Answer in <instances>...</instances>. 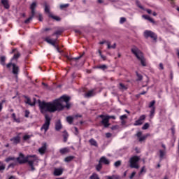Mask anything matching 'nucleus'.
<instances>
[{
	"instance_id": "obj_1",
	"label": "nucleus",
	"mask_w": 179,
	"mask_h": 179,
	"mask_svg": "<svg viewBox=\"0 0 179 179\" xmlns=\"http://www.w3.org/2000/svg\"><path fill=\"white\" fill-rule=\"evenodd\" d=\"M71 97L63 95L60 98L54 100L52 102L42 101L39 103L41 113H55V111H62L64 108H71L69 103Z\"/></svg>"
},
{
	"instance_id": "obj_2",
	"label": "nucleus",
	"mask_w": 179,
	"mask_h": 179,
	"mask_svg": "<svg viewBox=\"0 0 179 179\" xmlns=\"http://www.w3.org/2000/svg\"><path fill=\"white\" fill-rule=\"evenodd\" d=\"M16 160L20 164H26V163H28V165L31 167V171L36 170L34 167V162L37 161V157L36 155H27L24 157V155L20 152Z\"/></svg>"
},
{
	"instance_id": "obj_3",
	"label": "nucleus",
	"mask_w": 179,
	"mask_h": 179,
	"mask_svg": "<svg viewBox=\"0 0 179 179\" xmlns=\"http://www.w3.org/2000/svg\"><path fill=\"white\" fill-rule=\"evenodd\" d=\"M131 51L137 59L140 61L142 66H146V59L145 58V56H143V52H142V51H141L136 46L133 47L131 49Z\"/></svg>"
},
{
	"instance_id": "obj_4",
	"label": "nucleus",
	"mask_w": 179,
	"mask_h": 179,
	"mask_svg": "<svg viewBox=\"0 0 179 179\" xmlns=\"http://www.w3.org/2000/svg\"><path fill=\"white\" fill-rule=\"evenodd\" d=\"M50 125H51V117L48 115H45V122L41 127V131H44V133L46 134L47 131L50 129Z\"/></svg>"
},
{
	"instance_id": "obj_5",
	"label": "nucleus",
	"mask_w": 179,
	"mask_h": 179,
	"mask_svg": "<svg viewBox=\"0 0 179 179\" xmlns=\"http://www.w3.org/2000/svg\"><path fill=\"white\" fill-rule=\"evenodd\" d=\"M44 41L48 43V44H50L56 48L57 51L59 52H61V50H59V45H57V41H58V36H57L56 39L52 40L50 36H47L44 38Z\"/></svg>"
},
{
	"instance_id": "obj_6",
	"label": "nucleus",
	"mask_w": 179,
	"mask_h": 179,
	"mask_svg": "<svg viewBox=\"0 0 179 179\" xmlns=\"http://www.w3.org/2000/svg\"><path fill=\"white\" fill-rule=\"evenodd\" d=\"M140 160L141 158L138 156L134 155L131 157L129 161L131 169H139V164L138 163Z\"/></svg>"
},
{
	"instance_id": "obj_7",
	"label": "nucleus",
	"mask_w": 179,
	"mask_h": 179,
	"mask_svg": "<svg viewBox=\"0 0 179 179\" xmlns=\"http://www.w3.org/2000/svg\"><path fill=\"white\" fill-rule=\"evenodd\" d=\"M143 36L145 38H152L154 41H157V35L155 34V32L150 30H145L143 33Z\"/></svg>"
},
{
	"instance_id": "obj_8",
	"label": "nucleus",
	"mask_w": 179,
	"mask_h": 179,
	"mask_svg": "<svg viewBox=\"0 0 179 179\" xmlns=\"http://www.w3.org/2000/svg\"><path fill=\"white\" fill-rule=\"evenodd\" d=\"M64 173V169L62 168H55L53 175L55 177H59V176H62Z\"/></svg>"
},
{
	"instance_id": "obj_9",
	"label": "nucleus",
	"mask_w": 179,
	"mask_h": 179,
	"mask_svg": "<svg viewBox=\"0 0 179 179\" xmlns=\"http://www.w3.org/2000/svg\"><path fill=\"white\" fill-rule=\"evenodd\" d=\"M110 120L108 116H106L103 119H102L101 123L104 126L105 128H108L110 127Z\"/></svg>"
},
{
	"instance_id": "obj_10",
	"label": "nucleus",
	"mask_w": 179,
	"mask_h": 179,
	"mask_svg": "<svg viewBox=\"0 0 179 179\" xmlns=\"http://www.w3.org/2000/svg\"><path fill=\"white\" fill-rule=\"evenodd\" d=\"M10 142H13V145H18L20 143V136H17L10 139Z\"/></svg>"
},
{
	"instance_id": "obj_11",
	"label": "nucleus",
	"mask_w": 179,
	"mask_h": 179,
	"mask_svg": "<svg viewBox=\"0 0 179 179\" xmlns=\"http://www.w3.org/2000/svg\"><path fill=\"white\" fill-rule=\"evenodd\" d=\"M36 8H37V3L33 2L30 6L31 15H36Z\"/></svg>"
},
{
	"instance_id": "obj_12",
	"label": "nucleus",
	"mask_w": 179,
	"mask_h": 179,
	"mask_svg": "<svg viewBox=\"0 0 179 179\" xmlns=\"http://www.w3.org/2000/svg\"><path fill=\"white\" fill-rule=\"evenodd\" d=\"M62 129V124L61 123V120H58L55 122V131H59Z\"/></svg>"
},
{
	"instance_id": "obj_13",
	"label": "nucleus",
	"mask_w": 179,
	"mask_h": 179,
	"mask_svg": "<svg viewBox=\"0 0 179 179\" xmlns=\"http://www.w3.org/2000/svg\"><path fill=\"white\" fill-rule=\"evenodd\" d=\"M24 99H26L25 103L26 104H29V106H31V107L36 106V102L31 103V99L29 98L28 96H24Z\"/></svg>"
},
{
	"instance_id": "obj_14",
	"label": "nucleus",
	"mask_w": 179,
	"mask_h": 179,
	"mask_svg": "<svg viewBox=\"0 0 179 179\" xmlns=\"http://www.w3.org/2000/svg\"><path fill=\"white\" fill-rule=\"evenodd\" d=\"M83 55H85V52H83L82 55L76 57L71 58L69 57V56H66V58L69 61H78V59H80V58H82Z\"/></svg>"
},
{
	"instance_id": "obj_15",
	"label": "nucleus",
	"mask_w": 179,
	"mask_h": 179,
	"mask_svg": "<svg viewBox=\"0 0 179 179\" xmlns=\"http://www.w3.org/2000/svg\"><path fill=\"white\" fill-rule=\"evenodd\" d=\"M13 75H19V67L15 64H13Z\"/></svg>"
},
{
	"instance_id": "obj_16",
	"label": "nucleus",
	"mask_w": 179,
	"mask_h": 179,
	"mask_svg": "<svg viewBox=\"0 0 179 179\" xmlns=\"http://www.w3.org/2000/svg\"><path fill=\"white\" fill-rule=\"evenodd\" d=\"M99 163H103V164H110V160L106 158V157H101L99 159Z\"/></svg>"
},
{
	"instance_id": "obj_17",
	"label": "nucleus",
	"mask_w": 179,
	"mask_h": 179,
	"mask_svg": "<svg viewBox=\"0 0 179 179\" xmlns=\"http://www.w3.org/2000/svg\"><path fill=\"white\" fill-rule=\"evenodd\" d=\"M1 3L4 6L5 9H9V8H10L8 0H1Z\"/></svg>"
},
{
	"instance_id": "obj_18",
	"label": "nucleus",
	"mask_w": 179,
	"mask_h": 179,
	"mask_svg": "<svg viewBox=\"0 0 179 179\" xmlns=\"http://www.w3.org/2000/svg\"><path fill=\"white\" fill-rule=\"evenodd\" d=\"M108 66L106 64H103V65H99V66H96L95 69H101V71H106V69H108Z\"/></svg>"
},
{
	"instance_id": "obj_19",
	"label": "nucleus",
	"mask_w": 179,
	"mask_h": 179,
	"mask_svg": "<svg viewBox=\"0 0 179 179\" xmlns=\"http://www.w3.org/2000/svg\"><path fill=\"white\" fill-rule=\"evenodd\" d=\"M63 138L64 143L68 142V138H69V134H68V132L66 130L63 131Z\"/></svg>"
},
{
	"instance_id": "obj_20",
	"label": "nucleus",
	"mask_w": 179,
	"mask_h": 179,
	"mask_svg": "<svg viewBox=\"0 0 179 179\" xmlns=\"http://www.w3.org/2000/svg\"><path fill=\"white\" fill-rule=\"evenodd\" d=\"M59 153L62 155H66V153H69V148H64L59 150Z\"/></svg>"
},
{
	"instance_id": "obj_21",
	"label": "nucleus",
	"mask_w": 179,
	"mask_h": 179,
	"mask_svg": "<svg viewBox=\"0 0 179 179\" xmlns=\"http://www.w3.org/2000/svg\"><path fill=\"white\" fill-rule=\"evenodd\" d=\"M89 143H90L91 146H95V148H97L99 146V145L97 144V141H96V140H94V138H91L89 141Z\"/></svg>"
},
{
	"instance_id": "obj_22",
	"label": "nucleus",
	"mask_w": 179,
	"mask_h": 179,
	"mask_svg": "<svg viewBox=\"0 0 179 179\" xmlns=\"http://www.w3.org/2000/svg\"><path fill=\"white\" fill-rule=\"evenodd\" d=\"M143 19H145V20H148L149 22H150V23H155V20H153V18L150 17V16L149 15H143Z\"/></svg>"
},
{
	"instance_id": "obj_23",
	"label": "nucleus",
	"mask_w": 179,
	"mask_h": 179,
	"mask_svg": "<svg viewBox=\"0 0 179 179\" xmlns=\"http://www.w3.org/2000/svg\"><path fill=\"white\" fill-rule=\"evenodd\" d=\"M148 136H150V134H147L144 136H142L141 138H138V141L143 142V141H146V139H148Z\"/></svg>"
},
{
	"instance_id": "obj_24",
	"label": "nucleus",
	"mask_w": 179,
	"mask_h": 179,
	"mask_svg": "<svg viewBox=\"0 0 179 179\" xmlns=\"http://www.w3.org/2000/svg\"><path fill=\"white\" fill-rule=\"evenodd\" d=\"M6 57L5 56H1V57H0V64H1V65H2L3 66H5V65H6Z\"/></svg>"
},
{
	"instance_id": "obj_25",
	"label": "nucleus",
	"mask_w": 179,
	"mask_h": 179,
	"mask_svg": "<svg viewBox=\"0 0 179 179\" xmlns=\"http://www.w3.org/2000/svg\"><path fill=\"white\" fill-rule=\"evenodd\" d=\"M45 150H47V147L45 145H43L38 149V152L41 155H44V153H45Z\"/></svg>"
},
{
	"instance_id": "obj_26",
	"label": "nucleus",
	"mask_w": 179,
	"mask_h": 179,
	"mask_svg": "<svg viewBox=\"0 0 179 179\" xmlns=\"http://www.w3.org/2000/svg\"><path fill=\"white\" fill-rule=\"evenodd\" d=\"M73 159H75V156H69V157H66V158H64V162L66 163H69V162H72V160H73Z\"/></svg>"
},
{
	"instance_id": "obj_27",
	"label": "nucleus",
	"mask_w": 179,
	"mask_h": 179,
	"mask_svg": "<svg viewBox=\"0 0 179 179\" xmlns=\"http://www.w3.org/2000/svg\"><path fill=\"white\" fill-rule=\"evenodd\" d=\"M49 17H51L52 19H54L57 22H61V17L58 16L53 15L52 14H49Z\"/></svg>"
},
{
	"instance_id": "obj_28",
	"label": "nucleus",
	"mask_w": 179,
	"mask_h": 179,
	"mask_svg": "<svg viewBox=\"0 0 179 179\" xmlns=\"http://www.w3.org/2000/svg\"><path fill=\"white\" fill-rule=\"evenodd\" d=\"M155 113H156V108H152L150 112V118L155 117Z\"/></svg>"
},
{
	"instance_id": "obj_29",
	"label": "nucleus",
	"mask_w": 179,
	"mask_h": 179,
	"mask_svg": "<svg viewBox=\"0 0 179 179\" xmlns=\"http://www.w3.org/2000/svg\"><path fill=\"white\" fill-rule=\"evenodd\" d=\"M166 156V150H159V159H163Z\"/></svg>"
},
{
	"instance_id": "obj_30",
	"label": "nucleus",
	"mask_w": 179,
	"mask_h": 179,
	"mask_svg": "<svg viewBox=\"0 0 179 179\" xmlns=\"http://www.w3.org/2000/svg\"><path fill=\"white\" fill-rule=\"evenodd\" d=\"M34 16L35 15L31 14V15L29 17L24 20V23L26 24H29V23H30V21L33 20V17H34Z\"/></svg>"
},
{
	"instance_id": "obj_31",
	"label": "nucleus",
	"mask_w": 179,
	"mask_h": 179,
	"mask_svg": "<svg viewBox=\"0 0 179 179\" xmlns=\"http://www.w3.org/2000/svg\"><path fill=\"white\" fill-rule=\"evenodd\" d=\"M108 49L110 50L111 48L115 49L117 47V44L114 43L113 45H111V43L107 42Z\"/></svg>"
},
{
	"instance_id": "obj_32",
	"label": "nucleus",
	"mask_w": 179,
	"mask_h": 179,
	"mask_svg": "<svg viewBox=\"0 0 179 179\" xmlns=\"http://www.w3.org/2000/svg\"><path fill=\"white\" fill-rule=\"evenodd\" d=\"M136 76H137V82H140L141 80H142V79H143V76H142V74H140L138 73V71L136 72Z\"/></svg>"
},
{
	"instance_id": "obj_33",
	"label": "nucleus",
	"mask_w": 179,
	"mask_h": 179,
	"mask_svg": "<svg viewBox=\"0 0 179 179\" xmlns=\"http://www.w3.org/2000/svg\"><path fill=\"white\" fill-rule=\"evenodd\" d=\"M66 121L70 124L73 122V117L72 116H67L66 117Z\"/></svg>"
},
{
	"instance_id": "obj_34",
	"label": "nucleus",
	"mask_w": 179,
	"mask_h": 179,
	"mask_svg": "<svg viewBox=\"0 0 179 179\" xmlns=\"http://www.w3.org/2000/svg\"><path fill=\"white\" fill-rule=\"evenodd\" d=\"M136 5L138 6V8H139L140 9H142V10H145V8L142 6V4H141V1L136 0Z\"/></svg>"
},
{
	"instance_id": "obj_35",
	"label": "nucleus",
	"mask_w": 179,
	"mask_h": 179,
	"mask_svg": "<svg viewBox=\"0 0 179 179\" xmlns=\"http://www.w3.org/2000/svg\"><path fill=\"white\" fill-rule=\"evenodd\" d=\"M142 124H143V122H141V120H140L139 119L138 120H136L134 125L135 127H138L139 125H142Z\"/></svg>"
},
{
	"instance_id": "obj_36",
	"label": "nucleus",
	"mask_w": 179,
	"mask_h": 179,
	"mask_svg": "<svg viewBox=\"0 0 179 179\" xmlns=\"http://www.w3.org/2000/svg\"><path fill=\"white\" fill-rule=\"evenodd\" d=\"M155 104H156V101H155V100H153V101H152L151 102H150V103H149V105H148L149 108H155Z\"/></svg>"
},
{
	"instance_id": "obj_37",
	"label": "nucleus",
	"mask_w": 179,
	"mask_h": 179,
	"mask_svg": "<svg viewBox=\"0 0 179 179\" xmlns=\"http://www.w3.org/2000/svg\"><path fill=\"white\" fill-rule=\"evenodd\" d=\"M45 13H48L49 15L50 14V7L47 4V3H45Z\"/></svg>"
},
{
	"instance_id": "obj_38",
	"label": "nucleus",
	"mask_w": 179,
	"mask_h": 179,
	"mask_svg": "<svg viewBox=\"0 0 179 179\" xmlns=\"http://www.w3.org/2000/svg\"><path fill=\"white\" fill-rule=\"evenodd\" d=\"M98 52L99 54V57H101V59H103V61H106V59H107V57L103 55V54H101V50H98Z\"/></svg>"
},
{
	"instance_id": "obj_39",
	"label": "nucleus",
	"mask_w": 179,
	"mask_h": 179,
	"mask_svg": "<svg viewBox=\"0 0 179 179\" xmlns=\"http://www.w3.org/2000/svg\"><path fill=\"white\" fill-rule=\"evenodd\" d=\"M101 169H103V165H101V162H99L96 166V171H100Z\"/></svg>"
},
{
	"instance_id": "obj_40",
	"label": "nucleus",
	"mask_w": 179,
	"mask_h": 179,
	"mask_svg": "<svg viewBox=\"0 0 179 179\" xmlns=\"http://www.w3.org/2000/svg\"><path fill=\"white\" fill-rule=\"evenodd\" d=\"M90 179H100V178H99L98 174L92 173V175L90 177Z\"/></svg>"
},
{
	"instance_id": "obj_41",
	"label": "nucleus",
	"mask_w": 179,
	"mask_h": 179,
	"mask_svg": "<svg viewBox=\"0 0 179 179\" xmlns=\"http://www.w3.org/2000/svg\"><path fill=\"white\" fill-rule=\"evenodd\" d=\"M20 57V53H19V52H17V53L14 54V55L13 57V59H17Z\"/></svg>"
},
{
	"instance_id": "obj_42",
	"label": "nucleus",
	"mask_w": 179,
	"mask_h": 179,
	"mask_svg": "<svg viewBox=\"0 0 179 179\" xmlns=\"http://www.w3.org/2000/svg\"><path fill=\"white\" fill-rule=\"evenodd\" d=\"M62 34V31H56L55 33L52 34V36H61Z\"/></svg>"
},
{
	"instance_id": "obj_43",
	"label": "nucleus",
	"mask_w": 179,
	"mask_h": 179,
	"mask_svg": "<svg viewBox=\"0 0 179 179\" xmlns=\"http://www.w3.org/2000/svg\"><path fill=\"white\" fill-rule=\"evenodd\" d=\"M138 120L143 122V121H145V120H146V115H141L139 117Z\"/></svg>"
},
{
	"instance_id": "obj_44",
	"label": "nucleus",
	"mask_w": 179,
	"mask_h": 179,
	"mask_svg": "<svg viewBox=\"0 0 179 179\" xmlns=\"http://www.w3.org/2000/svg\"><path fill=\"white\" fill-rule=\"evenodd\" d=\"M31 138V136L30 135H24L23 136V141H29Z\"/></svg>"
},
{
	"instance_id": "obj_45",
	"label": "nucleus",
	"mask_w": 179,
	"mask_h": 179,
	"mask_svg": "<svg viewBox=\"0 0 179 179\" xmlns=\"http://www.w3.org/2000/svg\"><path fill=\"white\" fill-rule=\"evenodd\" d=\"M12 160H15V157H8L6 159V163H9V162L12 161Z\"/></svg>"
},
{
	"instance_id": "obj_46",
	"label": "nucleus",
	"mask_w": 179,
	"mask_h": 179,
	"mask_svg": "<svg viewBox=\"0 0 179 179\" xmlns=\"http://www.w3.org/2000/svg\"><path fill=\"white\" fill-rule=\"evenodd\" d=\"M69 6V3L62 4L60 5V9H65V8H68Z\"/></svg>"
},
{
	"instance_id": "obj_47",
	"label": "nucleus",
	"mask_w": 179,
	"mask_h": 179,
	"mask_svg": "<svg viewBox=\"0 0 179 179\" xmlns=\"http://www.w3.org/2000/svg\"><path fill=\"white\" fill-rule=\"evenodd\" d=\"M120 89L122 90H127V87L122 83H120Z\"/></svg>"
},
{
	"instance_id": "obj_48",
	"label": "nucleus",
	"mask_w": 179,
	"mask_h": 179,
	"mask_svg": "<svg viewBox=\"0 0 179 179\" xmlns=\"http://www.w3.org/2000/svg\"><path fill=\"white\" fill-rule=\"evenodd\" d=\"M125 22H127V18L126 17H122L120 18V23L121 24H122V23H125Z\"/></svg>"
},
{
	"instance_id": "obj_49",
	"label": "nucleus",
	"mask_w": 179,
	"mask_h": 179,
	"mask_svg": "<svg viewBox=\"0 0 179 179\" xmlns=\"http://www.w3.org/2000/svg\"><path fill=\"white\" fill-rule=\"evenodd\" d=\"M115 167H120L121 166V161H117L114 164Z\"/></svg>"
},
{
	"instance_id": "obj_50",
	"label": "nucleus",
	"mask_w": 179,
	"mask_h": 179,
	"mask_svg": "<svg viewBox=\"0 0 179 179\" xmlns=\"http://www.w3.org/2000/svg\"><path fill=\"white\" fill-rule=\"evenodd\" d=\"M150 125L149 123H145L144 125L142 127V129H148L149 128Z\"/></svg>"
},
{
	"instance_id": "obj_51",
	"label": "nucleus",
	"mask_w": 179,
	"mask_h": 179,
	"mask_svg": "<svg viewBox=\"0 0 179 179\" xmlns=\"http://www.w3.org/2000/svg\"><path fill=\"white\" fill-rule=\"evenodd\" d=\"M29 115H30V111H29V110H25L24 117L25 118H29Z\"/></svg>"
},
{
	"instance_id": "obj_52",
	"label": "nucleus",
	"mask_w": 179,
	"mask_h": 179,
	"mask_svg": "<svg viewBox=\"0 0 179 179\" xmlns=\"http://www.w3.org/2000/svg\"><path fill=\"white\" fill-rule=\"evenodd\" d=\"M3 103H5V100H2L0 102V111H2V108H3Z\"/></svg>"
},
{
	"instance_id": "obj_53",
	"label": "nucleus",
	"mask_w": 179,
	"mask_h": 179,
	"mask_svg": "<svg viewBox=\"0 0 179 179\" xmlns=\"http://www.w3.org/2000/svg\"><path fill=\"white\" fill-rule=\"evenodd\" d=\"M127 118H128L127 115H122L120 117V120H127Z\"/></svg>"
},
{
	"instance_id": "obj_54",
	"label": "nucleus",
	"mask_w": 179,
	"mask_h": 179,
	"mask_svg": "<svg viewBox=\"0 0 179 179\" xmlns=\"http://www.w3.org/2000/svg\"><path fill=\"white\" fill-rule=\"evenodd\" d=\"M136 136L139 139L141 137H142V131H138L136 134Z\"/></svg>"
},
{
	"instance_id": "obj_55",
	"label": "nucleus",
	"mask_w": 179,
	"mask_h": 179,
	"mask_svg": "<svg viewBox=\"0 0 179 179\" xmlns=\"http://www.w3.org/2000/svg\"><path fill=\"white\" fill-rule=\"evenodd\" d=\"M93 94V91H89L87 94L86 96L87 97H90Z\"/></svg>"
},
{
	"instance_id": "obj_56",
	"label": "nucleus",
	"mask_w": 179,
	"mask_h": 179,
	"mask_svg": "<svg viewBox=\"0 0 179 179\" xmlns=\"http://www.w3.org/2000/svg\"><path fill=\"white\" fill-rule=\"evenodd\" d=\"M136 174V172H135V171L132 172L131 176H129V178L130 179L134 178L135 177Z\"/></svg>"
},
{
	"instance_id": "obj_57",
	"label": "nucleus",
	"mask_w": 179,
	"mask_h": 179,
	"mask_svg": "<svg viewBox=\"0 0 179 179\" xmlns=\"http://www.w3.org/2000/svg\"><path fill=\"white\" fill-rule=\"evenodd\" d=\"M75 129V135L78 136L79 135V129H78V127H74Z\"/></svg>"
},
{
	"instance_id": "obj_58",
	"label": "nucleus",
	"mask_w": 179,
	"mask_h": 179,
	"mask_svg": "<svg viewBox=\"0 0 179 179\" xmlns=\"http://www.w3.org/2000/svg\"><path fill=\"white\" fill-rule=\"evenodd\" d=\"M171 131L172 132V135H174L176 134V128H174V127L171 128Z\"/></svg>"
},
{
	"instance_id": "obj_59",
	"label": "nucleus",
	"mask_w": 179,
	"mask_h": 179,
	"mask_svg": "<svg viewBox=\"0 0 179 179\" xmlns=\"http://www.w3.org/2000/svg\"><path fill=\"white\" fill-rule=\"evenodd\" d=\"M11 66H13V64H12V62H10L6 65V68L8 69L10 68Z\"/></svg>"
},
{
	"instance_id": "obj_60",
	"label": "nucleus",
	"mask_w": 179,
	"mask_h": 179,
	"mask_svg": "<svg viewBox=\"0 0 179 179\" xmlns=\"http://www.w3.org/2000/svg\"><path fill=\"white\" fill-rule=\"evenodd\" d=\"M108 116V118H109V120H115V116H114V115H111V116H110V115H107Z\"/></svg>"
},
{
	"instance_id": "obj_61",
	"label": "nucleus",
	"mask_w": 179,
	"mask_h": 179,
	"mask_svg": "<svg viewBox=\"0 0 179 179\" xmlns=\"http://www.w3.org/2000/svg\"><path fill=\"white\" fill-rule=\"evenodd\" d=\"M5 170V165H1L0 166V171H3Z\"/></svg>"
},
{
	"instance_id": "obj_62",
	"label": "nucleus",
	"mask_w": 179,
	"mask_h": 179,
	"mask_svg": "<svg viewBox=\"0 0 179 179\" xmlns=\"http://www.w3.org/2000/svg\"><path fill=\"white\" fill-rule=\"evenodd\" d=\"M159 69L163 71V69H164V66H163V63H160L159 64Z\"/></svg>"
},
{
	"instance_id": "obj_63",
	"label": "nucleus",
	"mask_w": 179,
	"mask_h": 179,
	"mask_svg": "<svg viewBox=\"0 0 179 179\" xmlns=\"http://www.w3.org/2000/svg\"><path fill=\"white\" fill-rule=\"evenodd\" d=\"M115 179H121V177L118 175H113Z\"/></svg>"
},
{
	"instance_id": "obj_64",
	"label": "nucleus",
	"mask_w": 179,
	"mask_h": 179,
	"mask_svg": "<svg viewBox=\"0 0 179 179\" xmlns=\"http://www.w3.org/2000/svg\"><path fill=\"white\" fill-rule=\"evenodd\" d=\"M106 178H107V179H115L114 175L112 176H106Z\"/></svg>"
}]
</instances>
